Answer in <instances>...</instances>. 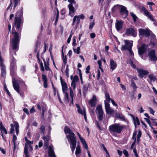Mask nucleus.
<instances>
[{
  "label": "nucleus",
  "instance_id": "obj_1",
  "mask_svg": "<svg viewBox=\"0 0 157 157\" xmlns=\"http://www.w3.org/2000/svg\"><path fill=\"white\" fill-rule=\"evenodd\" d=\"M64 132L66 134V136L68 141L70 143L71 150L73 153L74 151L76 145V136L73 131L68 127H66L64 128Z\"/></svg>",
  "mask_w": 157,
  "mask_h": 157
},
{
  "label": "nucleus",
  "instance_id": "obj_2",
  "mask_svg": "<svg viewBox=\"0 0 157 157\" xmlns=\"http://www.w3.org/2000/svg\"><path fill=\"white\" fill-rule=\"evenodd\" d=\"M11 33L13 36V38L11 40V46L12 49L13 50H18L20 36L18 33L15 31L14 27L12 28Z\"/></svg>",
  "mask_w": 157,
  "mask_h": 157
},
{
  "label": "nucleus",
  "instance_id": "obj_3",
  "mask_svg": "<svg viewBox=\"0 0 157 157\" xmlns=\"http://www.w3.org/2000/svg\"><path fill=\"white\" fill-rule=\"evenodd\" d=\"M125 127L124 125H121L119 124H116L110 126L109 129L110 132L114 136L115 132L118 134L120 133Z\"/></svg>",
  "mask_w": 157,
  "mask_h": 157
},
{
  "label": "nucleus",
  "instance_id": "obj_4",
  "mask_svg": "<svg viewBox=\"0 0 157 157\" xmlns=\"http://www.w3.org/2000/svg\"><path fill=\"white\" fill-rule=\"evenodd\" d=\"M23 21L21 17L16 14L15 18L14 26L17 29V31H21V27Z\"/></svg>",
  "mask_w": 157,
  "mask_h": 157
},
{
  "label": "nucleus",
  "instance_id": "obj_5",
  "mask_svg": "<svg viewBox=\"0 0 157 157\" xmlns=\"http://www.w3.org/2000/svg\"><path fill=\"white\" fill-rule=\"evenodd\" d=\"M118 10H120V14L124 18H126L128 15V11L126 9L125 6L121 5H117Z\"/></svg>",
  "mask_w": 157,
  "mask_h": 157
},
{
  "label": "nucleus",
  "instance_id": "obj_6",
  "mask_svg": "<svg viewBox=\"0 0 157 157\" xmlns=\"http://www.w3.org/2000/svg\"><path fill=\"white\" fill-rule=\"evenodd\" d=\"M96 113L97 114L98 120L101 121L103 119V111L101 105H97L95 110Z\"/></svg>",
  "mask_w": 157,
  "mask_h": 157
},
{
  "label": "nucleus",
  "instance_id": "obj_7",
  "mask_svg": "<svg viewBox=\"0 0 157 157\" xmlns=\"http://www.w3.org/2000/svg\"><path fill=\"white\" fill-rule=\"evenodd\" d=\"M147 46L145 44H143L141 46L138 48V54L142 59H143V55L146 52Z\"/></svg>",
  "mask_w": 157,
  "mask_h": 157
},
{
  "label": "nucleus",
  "instance_id": "obj_8",
  "mask_svg": "<svg viewBox=\"0 0 157 157\" xmlns=\"http://www.w3.org/2000/svg\"><path fill=\"white\" fill-rule=\"evenodd\" d=\"M125 34L128 36H133L135 37L136 36V33L134 28H130L126 29Z\"/></svg>",
  "mask_w": 157,
  "mask_h": 157
},
{
  "label": "nucleus",
  "instance_id": "obj_9",
  "mask_svg": "<svg viewBox=\"0 0 157 157\" xmlns=\"http://www.w3.org/2000/svg\"><path fill=\"white\" fill-rule=\"evenodd\" d=\"M148 56L151 61H157V57L155 56V51L154 50H151L148 52Z\"/></svg>",
  "mask_w": 157,
  "mask_h": 157
},
{
  "label": "nucleus",
  "instance_id": "obj_10",
  "mask_svg": "<svg viewBox=\"0 0 157 157\" xmlns=\"http://www.w3.org/2000/svg\"><path fill=\"white\" fill-rule=\"evenodd\" d=\"M139 36L141 37L144 36L147 37L150 36V31L147 29H139Z\"/></svg>",
  "mask_w": 157,
  "mask_h": 157
},
{
  "label": "nucleus",
  "instance_id": "obj_11",
  "mask_svg": "<svg viewBox=\"0 0 157 157\" xmlns=\"http://www.w3.org/2000/svg\"><path fill=\"white\" fill-rule=\"evenodd\" d=\"M125 44L124 45L122 46L121 49L122 51H124L125 50H128L130 48H132V44L129 42V41L127 40H124Z\"/></svg>",
  "mask_w": 157,
  "mask_h": 157
},
{
  "label": "nucleus",
  "instance_id": "obj_12",
  "mask_svg": "<svg viewBox=\"0 0 157 157\" xmlns=\"http://www.w3.org/2000/svg\"><path fill=\"white\" fill-rule=\"evenodd\" d=\"M105 105L106 112L107 114L109 115H112L114 113V110L110 108L109 103H107L106 102H105Z\"/></svg>",
  "mask_w": 157,
  "mask_h": 157
},
{
  "label": "nucleus",
  "instance_id": "obj_13",
  "mask_svg": "<svg viewBox=\"0 0 157 157\" xmlns=\"http://www.w3.org/2000/svg\"><path fill=\"white\" fill-rule=\"evenodd\" d=\"M142 10L144 12L145 15L147 17L152 21H155V20L153 18V16L144 7H142Z\"/></svg>",
  "mask_w": 157,
  "mask_h": 157
},
{
  "label": "nucleus",
  "instance_id": "obj_14",
  "mask_svg": "<svg viewBox=\"0 0 157 157\" xmlns=\"http://www.w3.org/2000/svg\"><path fill=\"white\" fill-rule=\"evenodd\" d=\"M12 83L14 89L17 93H20L19 83V82L14 79L12 81Z\"/></svg>",
  "mask_w": 157,
  "mask_h": 157
},
{
  "label": "nucleus",
  "instance_id": "obj_15",
  "mask_svg": "<svg viewBox=\"0 0 157 157\" xmlns=\"http://www.w3.org/2000/svg\"><path fill=\"white\" fill-rule=\"evenodd\" d=\"M137 70L139 73L138 76L141 78L143 77L144 75H147L149 73L147 71L143 69H137Z\"/></svg>",
  "mask_w": 157,
  "mask_h": 157
},
{
  "label": "nucleus",
  "instance_id": "obj_16",
  "mask_svg": "<svg viewBox=\"0 0 157 157\" xmlns=\"http://www.w3.org/2000/svg\"><path fill=\"white\" fill-rule=\"evenodd\" d=\"M105 97L106 98V100H105L104 102H106L107 103H109L110 102V101H111L112 104L116 106H117V105L115 102L114 100L112 99L110 97L108 93H106L105 94Z\"/></svg>",
  "mask_w": 157,
  "mask_h": 157
},
{
  "label": "nucleus",
  "instance_id": "obj_17",
  "mask_svg": "<svg viewBox=\"0 0 157 157\" xmlns=\"http://www.w3.org/2000/svg\"><path fill=\"white\" fill-rule=\"evenodd\" d=\"M60 82L62 85V90L63 92L66 91L67 88V85L65 80L63 79L61 77H60Z\"/></svg>",
  "mask_w": 157,
  "mask_h": 157
},
{
  "label": "nucleus",
  "instance_id": "obj_18",
  "mask_svg": "<svg viewBox=\"0 0 157 157\" xmlns=\"http://www.w3.org/2000/svg\"><path fill=\"white\" fill-rule=\"evenodd\" d=\"M53 149L52 146H50L49 147L48 153L49 157H56Z\"/></svg>",
  "mask_w": 157,
  "mask_h": 157
},
{
  "label": "nucleus",
  "instance_id": "obj_19",
  "mask_svg": "<svg viewBox=\"0 0 157 157\" xmlns=\"http://www.w3.org/2000/svg\"><path fill=\"white\" fill-rule=\"evenodd\" d=\"M110 69L112 71L114 70L117 67V63L112 59H111L110 60Z\"/></svg>",
  "mask_w": 157,
  "mask_h": 157
},
{
  "label": "nucleus",
  "instance_id": "obj_20",
  "mask_svg": "<svg viewBox=\"0 0 157 157\" xmlns=\"http://www.w3.org/2000/svg\"><path fill=\"white\" fill-rule=\"evenodd\" d=\"M89 103L92 107L95 106L97 104V98L95 95H94L93 98L90 100Z\"/></svg>",
  "mask_w": 157,
  "mask_h": 157
},
{
  "label": "nucleus",
  "instance_id": "obj_21",
  "mask_svg": "<svg viewBox=\"0 0 157 157\" xmlns=\"http://www.w3.org/2000/svg\"><path fill=\"white\" fill-rule=\"evenodd\" d=\"M68 7L69 10V15L72 17L74 15V13L75 12V8L71 4H69L68 5Z\"/></svg>",
  "mask_w": 157,
  "mask_h": 157
},
{
  "label": "nucleus",
  "instance_id": "obj_22",
  "mask_svg": "<svg viewBox=\"0 0 157 157\" xmlns=\"http://www.w3.org/2000/svg\"><path fill=\"white\" fill-rule=\"evenodd\" d=\"M122 26V23L121 21H117L116 23V28L118 31H120Z\"/></svg>",
  "mask_w": 157,
  "mask_h": 157
},
{
  "label": "nucleus",
  "instance_id": "obj_23",
  "mask_svg": "<svg viewBox=\"0 0 157 157\" xmlns=\"http://www.w3.org/2000/svg\"><path fill=\"white\" fill-rule=\"evenodd\" d=\"M43 140H44V145L47 146L49 144V138L48 136H44L43 137Z\"/></svg>",
  "mask_w": 157,
  "mask_h": 157
},
{
  "label": "nucleus",
  "instance_id": "obj_24",
  "mask_svg": "<svg viewBox=\"0 0 157 157\" xmlns=\"http://www.w3.org/2000/svg\"><path fill=\"white\" fill-rule=\"evenodd\" d=\"M80 19L78 17V16L76 15L73 18L72 25H74L75 22H76V24L77 25H78L80 23Z\"/></svg>",
  "mask_w": 157,
  "mask_h": 157
},
{
  "label": "nucleus",
  "instance_id": "obj_25",
  "mask_svg": "<svg viewBox=\"0 0 157 157\" xmlns=\"http://www.w3.org/2000/svg\"><path fill=\"white\" fill-rule=\"evenodd\" d=\"M43 60L44 62V65L45 68V69L46 71L50 70V68L49 67V58H48V61L46 63L45 59H43Z\"/></svg>",
  "mask_w": 157,
  "mask_h": 157
},
{
  "label": "nucleus",
  "instance_id": "obj_26",
  "mask_svg": "<svg viewBox=\"0 0 157 157\" xmlns=\"http://www.w3.org/2000/svg\"><path fill=\"white\" fill-rule=\"evenodd\" d=\"M63 47H64V46H63V47H62V59L63 62L64 63V65H65L67 63V60L66 56H64V53H63Z\"/></svg>",
  "mask_w": 157,
  "mask_h": 157
},
{
  "label": "nucleus",
  "instance_id": "obj_27",
  "mask_svg": "<svg viewBox=\"0 0 157 157\" xmlns=\"http://www.w3.org/2000/svg\"><path fill=\"white\" fill-rule=\"evenodd\" d=\"M133 120L134 121V124L135 128L136 127V124L138 125H139L140 124V122L139 120L137 117H133Z\"/></svg>",
  "mask_w": 157,
  "mask_h": 157
},
{
  "label": "nucleus",
  "instance_id": "obj_28",
  "mask_svg": "<svg viewBox=\"0 0 157 157\" xmlns=\"http://www.w3.org/2000/svg\"><path fill=\"white\" fill-rule=\"evenodd\" d=\"M115 115L117 118L121 120H124L125 119V117L121 113H117Z\"/></svg>",
  "mask_w": 157,
  "mask_h": 157
},
{
  "label": "nucleus",
  "instance_id": "obj_29",
  "mask_svg": "<svg viewBox=\"0 0 157 157\" xmlns=\"http://www.w3.org/2000/svg\"><path fill=\"white\" fill-rule=\"evenodd\" d=\"M17 140V137L15 135H13V137L12 140L13 142V150H14L16 149V142Z\"/></svg>",
  "mask_w": 157,
  "mask_h": 157
},
{
  "label": "nucleus",
  "instance_id": "obj_30",
  "mask_svg": "<svg viewBox=\"0 0 157 157\" xmlns=\"http://www.w3.org/2000/svg\"><path fill=\"white\" fill-rule=\"evenodd\" d=\"M15 128L16 133L17 135L19 132V124L17 122H15Z\"/></svg>",
  "mask_w": 157,
  "mask_h": 157
},
{
  "label": "nucleus",
  "instance_id": "obj_31",
  "mask_svg": "<svg viewBox=\"0 0 157 157\" xmlns=\"http://www.w3.org/2000/svg\"><path fill=\"white\" fill-rule=\"evenodd\" d=\"M132 83L131 84V86L132 87H133V91H135L136 90L137 88V87L134 82V81L133 80H132L131 81Z\"/></svg>",
  "mask_w": 157,
  "mask_h": 157
},
{
  "label": "nucleus",
  "instance_id": "obj_32",
  "mask_svg": "<svg viewBox=\"0 0 157 157\" xmlns=\"http://www.w3.org/2000/svg\"><path fill=\"white\" fill-rule=\"evenodd\" d=\"M70 95L71 98V103L73 104V97L74 96V94L72 90L70 88Z\"/></svg>",
  "mask_w": 157,
  "mask_h": 157
},
{
  "label": "nucleus",
  "instance_id": "obj_33",
  "mask_svg": "<svg viewBox=\"0 0 157 157\" xmlns=\"http://www.w3.org/2000/svg\"><path fill=\"white\" fill-rule=\"evenodd\" d=\"M28 145L26 144H25L24 151V154L25 155H28L29 151L28 150Z\"/></svg>",
  "mask_w": 157,
  "mask_h": 157
},
{
  "label": "nucleus",
  "instance_id": "obj_34",
  "mask_svg": "<svg viewBox=\"0 0 157 157\" xmlns=\"http://www.w3.org/2000/svg\"><path fill=\"white\" fill-rule=\"evenodd\" d=\"M81 152V148L80 146L77 145L76 148V150L75 151V154L77 156L78 154H79Z\"/></svg>",
  "mask_w": 157,
  "mask_h": 157
},
{
  "label": "nucleus",
  "instance_id": "obj_35",
  "mask_svg": "<svg viewBox=\"0 0 157 157\" xmlns=\"http://www.w3.org/2000/svg\"><path fill=\"white\" fill-rule=\"evenodd\" d=\"M2 75L3 77H4L6 75V67L1 68Z\"/></svg>",
  "mask_w": 157,
  "mask_h": 157
},
{
  "label": "nucleus",
  "instance_id": "obj_36",
  "mask_svg": "<svg viewBox=\"0 0 157 157\" xmlns=\"http://www.w3.org/2000/svg\"><path fill=\"white\" fill-rule=\"evenodd\" d=\"M149 77L151 81H154L156 80L155 76L153 74H151L149 75Z\"/></svg>",
  "mask_w": 157,
  "mask_h": 157
},
{
  "label": "nucleus",
  "instance_id": "obj_37",
  "mask_svg": "<svg viewBox=\"0 0 157 157\" xmlns=\"http://www.w3.org/2000/svg\"><path fill=\"white\" fill-rule=\"evenodd\" d=\"M45 127L44 125H42L39 128V129L41 132L43 133L44 134L45 133Z\"/></svg>",
  "mask_w": 157,
  "mask_h": 157
},
{
  "label": "nucleus",
  "instance_id": "obj_38",
  "mask_svg": "<svg viewBox=\"0 0 157 157\" xmlns=\"http://www.w3.org/2000/svg\"><path fill=\"white\" fill-rule=\"evenodd\" d=\"M130 14L131 15V16L133 18V21L134 22H136V19L137 18V17L136 15L134 14L132 12H131L130 13Z\"/></svg>",
  "mask_w": 157,
  "mask_h": 157
},
{
  "label": "nucleus",
  "instance_id": "obj_39",
  "mask_svg": "<svg viewBox=\"0 0 157 157\" xmlns=\"http://www.w3.org/2000/svg\"><path fill=\"white\" fill-rule=\"evenodd\" d=\"M0 65L2 68L5 67V66L3 63V60L2 57H0Z\"/></svg>",
  "mask_w": 157,
  "mask_h": 157
},
{
  "label": "nucleus",
  "instance_id": "obj_40",
  "mask_svg": "<svg viewBox=\"0 0 157 157\" xmlns=\"http://www.w3.org/2000/svg\"><path fill=\"white\" fill-rule=\"evenodd\" d=\"M79 78L78 76L77 75H75L74 76L73 79H72V81L74 82H77L79 80Z\"/></svg>",
  "mask_w": 157,
  "mask_h": 157
},
{
  "label": "nucleus",
  "instance_id": "obj_41",
  "mask_svg": "<svg viewBox=\"0 0 157 157\" xmlns=\"http://www.w3.org/2000/svg\"><path fill=\"white\" fill-rule=\"evenodd\" d=\"M88 89V86L87 85H84L83 86V94H85V91H86Z\"/></svg>",
  "mask_w": 157,
  "mask_h": 157
},
{
  "label": "nucleus",
  "instance_id": "obj_42",
  "mask_svg": "<svg viewBox=\"0 0 157 157\" xmlns=\"http://www.w3.org/2000/svg\"><path fill=\"white\" fill-rule=\"evenodd\" d=\"M11 128L10 131V132L11 134H12L14 131V127L13 124H10Z\"/></svg>",
  "mask_w": 157,
  "mask_h": 157
},
{
  "label": "nucleus",
  "instance_id": "obj_43",
  "mask_svg": "<svg viewBox=\"0 0 157 157\" xmlns=\"http://www.w3.org/2000/svg\"><path fill=\"white\" fill-rule=\"evenodd\" d=\"M73 50L75 52H76L77 54H78L80 53V48L79 47H78L77 48L75 49L73 48Z\"/></svg>",
  "mask_w": 157,
  "mask_h": 157
},
{
  "label": "nucleus",
  "instance_id": "obj_44",
  "mask_svg": "<svg viewBox=\"0 0 157 157\" xmlns=\"http://www.w3.org/2000/svg\"><path fill=\"white\" fill-rule=\"evenodd\" d=\"M0 129L2 132H4L5 134H7V131L4 127H2V128Z\"/></svg>",
  "mask_w": 157,
  "mask_h": 157
},
{
  "label": "nucleus",
  "instance_id": "obj_45",
  "mask_svg": "<svg viewBox=\"0 0 157 157\" xmlns=\"http://www.w3.org/2000/svg\"><path fill=\"white\" fill-rule=\"evenodd\" d=\"M117 5L114 6L112 9V12H115L117 9L118 10V7L117 6Z\"/></svg>",
  "mask_w": 157,
  "mask_h": 157
},
{
  "label": "nucleus",
  "instance_id": "obj_46",
  "mask_svg": "<svg viewBox=\"0 0 157 157\" xmlns=\"http://www.w3.org/2000/svg\"><path fill=\"white\" fill-rule=\"evenodd\" d=\"M134 92L135 91H133V92H132L131 94V98L132 100H133L134 99H135Z\"/></svg>",
  "mask_w": 157,
  "mask_h": 157
},
{
  "label": "nucleus",
  "instance_id": "obj_47",
  "mask_svg": "<svg viewBox=\"0 0 157 157\" xmlns=\"http://www.w3.org/2000/svg\"><path fill=\"white\" fill-rule=\"evenodd\" d=\"M4 89L6 90V91L7 92V93L8 94V95L10 96H11V94H10V92H9V90L7 88L6 86V85L5 84L4 85Z\"/></svg>",
  "mask_w": 157,
  "mask_h": 157
},
{
  "label": "nucleus",
  "instance_id": "obj_48",
  "mask_svg": "<svg viewBox=\"0 0 157 157\" xmlns=\"http://www.w3.org/2000/svg\"><path fill=\"white\" fill-rule=\"evenodd\" d=\"M136 134H137V132L136 131L134 132L133 133L132 137V139H134L135 140H136Z\"/></svg>",
  "mask_w": 157,
  "mask_h": 157
},
{
  "label": "nucleus",
  "instance_id": "obj_49",
  "mask_svg": "<svg viewBox=\"0 0 157 157\" xmlns=\"http://www.w3.org/2000/svg\"><path fill=\"white\" fill-rule=\"evenodd\" d=\"M42 78L44 82H47L48 80L47 78V77L45 75H42Z\"/></svg>",
  "mask_w": 157,
  "mask_h": 157
},
{
  "label": "nucleus",
  "instance_id": "obj_50",
  "mask_svg": "<svg viewBox=\"0 0 157 157\" xmlns=\"http://www.w3.org/2000/svg\"><path fill=\"white\" fill-rule=\"evenodd\" d=\"M42 102L39 103L37 104V107L38 109H39L40 110H41V107H42Z\"/></svg>",
  "mask_w": 157,
  "mask_h": 157
},
{
  "label": "nucleus",
  "instance_id": "obj_51",
  "mask_svg": "<svg viewBox=\"0 0 157 157\" xmlns=\"http://www.w3.org/2000/svg\"><path fill=\"white\" fill-rule=\"evenodd\" d=\"M123 152L124 155L126 157H128V152L125 149L123 151Z\"/></svg>",
  "mask_w": 157,
  "mask_h": 157
},
{
  "label": "nucleus",
  "instance_id": "obj_52",
  "mask_svg": "<svg viewBox=\"0 0 157 157\" xmlns=\"http://www.w3.org/2000/svg\"><path fill=\"white\" fill-rule=\"evenodd\" d=\"M20 0H14V7L15 8L18 3L19 2Z\"/></svg>",
  "mask_w": 157,
  "mask_h": 157
},
{
  "label": "nucleus",
  "instance_id": "obj_53",
  "mask_svg": "<svg viewBox=\"0 0 157 157\" xmlns=\"http://www.w3.org/2000/svg\"><path fill=\"white\" fill-rule=\"evenodd\" d=\"M64 94H65V97L67 99L68 101H69V98H68V93L65 91V92H63Z\"/></svg>",
  "mask_w": 157,
  "mask_h": 157
},
{
  "label": "nucleus",
  "instance_id": "obj_54",
  "mask_svg": "<svg viewBox=\"0 0 157 157\" xmlns=\"http://www.w3.org/2000/svg\"><path fill=\"white\" fill-rule=\"evenodd\" d=\"M95 25V23L94 22H92L90 23V25L89 26V29H92L94 25Z\"/></svg>",
  "mask_w": 157,
  "mask_h": 157
},
{
  "label": "nucleus",
  "instance_id": "obj_55",
  "mask_svg": "<svg viewBox=\"0 0 157 157\" xmlns=\"http://www.w3.org/2000/svg\"><path fill=\"white\" fill-rule=\"evenodd\" d=\"M90 70V66L89 65L87 66L86 68V74H88L89 73V71Z\"/></svg>",
  "mask_w": 157,
  "mask_h": 157
},
{
  "label": "nucleus",
  "instance_id": "obj_56",
  "mask_svg": "<svg viewBox=\"0 0 157 157\" xmlns=\"http://www.w3.org/2000/svg\"><path fill=\"white\" fill-rule=\"evenodd\" d=\"M144 119L148 123L149 126H151V124L150 120H149V119L147 118H144Z\"/></svg>",
  "mask_w": 157,
  "mask_h": 157
},
{
  "label": "nucleus",
  "instance_id": "obj_57",
  "mask_svg": "<svg viewBox=\"0 0 157 157\" xmlns=\"http://www.w3.org/2000/svg\"><path fill=\"white\" fill-rule=\"evenodd\" d=\"M148 109H149V111L150 113L154 115V113H155V111L151 107H149Z\"/></svg>",
  "mask_w": 157,
  "mask_h": 157
},
{
  "label": "nucleus",
  "instance_id": "obj_58",
  "mask_svg": "<svg viewBox=\"0 0 157 157\" xmlns=\"http://www.w3.org/2000/svg\"><path fill=\"white\" fill-rule=\"evenodd\" d=\"M76 82L72 81L71 83V86L72 87L73 89H75V88Z\"/></svg>",
  "mask_w": 157,
  "mask_h": 157
},
{
  "label": "nucleus",
  "instance_id": "obj_59",
  "mask_svg": "<svg viewBox=\"0 0 157 157\" xmlns=\"http://www.w3.org/2000/svg\"><path fill=\"white\" fill-rule=\"evenodd\" d=\"M40 67L42 71H44V68L43 63L42 62H41L40 63Z\"/></svg>",
  "mask_w": 157,
  "mask_h": 157
},
{
  "label": "nucleus",
  "instance_id": "obj_60",
  "mask_svg": "<svg viewBox=\"0 0 157 157\" xmlns=\"http://www.w3.org/2000/svg\"><path fill=\"white\" fill-rule=\"evenodd\" d=\"M59 17V13L58 11L57 13V14H56V20L55 21V23H56L58 21Z\"/></svg>",
  "mask_w": 157,
  "mask_h": 157
},
{
  "label": "nucleus",
  "instance_id": "obj_61",
  "mask_svg": "<svg viewBox=\"0 0 157 157\" xmlns=\"http://www.w3.org/2000/svg\"><path fill=\"white\" fill-rule=\"evenodd\" d=\"M69 71V68H66V71H65V73H66V76L67 77H69V73H68Z\"/></svg>",
  "mask_w": 157,
  "mask_h": 157
},
{
  "label": "nucleus",
  "instance_id": "obj_62",
  "mask_svg": "<svg viewBox=\"0 0 157 157\" xmlns=\"http://www.w3.org/2000/svg\"><path fill=\"white\" fill-rule=\"evenodd\" d=\"M80 140H81L82 144L86 143L85 140L82 137L80 139Z\"/></svg>",
  "mask_w": 157,
  "mask_h": 157
},
{
  "label": "nucleus",
  "instance_id": "obj_63",
  "mask_svg": "<svg viewBox=\"0 0 157 157\" xmlns=\"http://www.w3.org/2000/svg\"><path fill=\"white\" fill-rule=\"evenodd\" d=\"M78 17L79 19H84L85 18V17L83 14H81L79 16H78Z\"/></svg>",
  "mask_w": 157,
  "mask_h": 157
},
{
  "label": "nucleus",
  "instance_id": "obj_64",
  "mask_svg": "<svg viewBox=\"0 0 157 157\" xmlns=\"http://www.w3.org/2000/svg\"><path fill=\"white\" fill-rule=\"evenodd\" d=\"M77 111L80 114L82 115L83 114V112L81 108L78 109H77Z\"/></svg>",
  "mask_w": 157,
  "mask_h": 157
}]
</instances>
